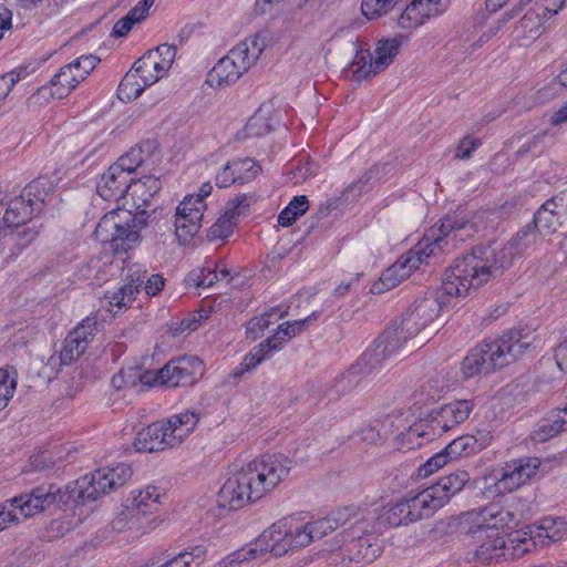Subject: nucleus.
<instances>
[{
    "mask_svg": "<svg viewBox=\"0 0 567 567\" xmlns=\"http://www.w3.org/2000/svg\"><path fill=\"white\" fill-rule=\"evenodd\" d=\"M199 414L185 411L167 421L155 422L140 431L134 441L137 452H157L179 445L196 427Z\"/></svg>",
    "mask_w": 567,
    "mask_h": 567,
    "instance_id": "nucleus-7",
    "label": "nucleus"
},
{
    "mask_svg": "<svg viewBox=\"0 0 567 567\" xmlns=\"http://www.w3.org/2000/svg\"><path fill=\"white\" fill-rule=\"evenodd\" d=\"M468 481L470 474L464 470H458L423 489L422 494L432 512L435 513L447 504L455 494L462 491Z\"/></svg>",
    "mask_w": 567,
    "mask_h": 567,
    "instance_id": "nucleus-26",
    "label": "nucleus"
},
{
    "mask_svg": "<svg viewBox=\"0 0 567 567\" xmlns=\"http://www.w3.org/2000/svg\"><path fill=\"white\" fill-rule=\"evenodd\" d=\"M545 236L529 224L499 249L477 247L456 258L443 274V289L451 297H467L499 278L515 258L543 243Z\"/></svg>",
    "mask_w": 567,
    "mask_h": 567,
    "instance_id": "nucleus-1",
    "label": "nucleus"
},
{
    "mask_svg": "<svg viewBox=\"0 0 567 567\" xmlns=\"http://www.w3.org/2000/svg\"><path fill=\"white\" fill-rule=\"evenodd\" d=\"M434 513L429 506L422 492L388 503L377 514L375 524L382 530L383 527H399L409 525L420 519L429 518Z\"/></svg>",
    "mask_w": 567,
    "mask_h": 567,
    "instance_id": "nucleus-15",
    "label": "nucleus"
},
{
    "mask_svg": "<svg viewBox=\"0 0 567 567\" xmlns=\"http://www.w3.org/2000/svg\"><path fill=\"white\" fill-rule=\"evenodd\" d=\"M339 512L348 513L339 526L349 525L343 533L342 555L354 563L374 561L383 550L381 529L375 524L377 513L357 507H344Z\"/></svg>",
    "mask_w": 567,
    "mask_h": 567,
    "instance_id": "nucleus-5",
    "label": "nucleus"
},
{
    "mask_svg": "<svg viewBox=\"0 0 567 567\" xmlns=\"http://www.w3.org/2000/svg\"><path fill=\"white\" fill-rule=\"evenodd\" d=\"M205 210V202L195 198V195H187L179 203L176 208L174 225L176 236L181 243L189 241L198 233Z\"/></svg>",
    "mask_w": 567,
    "mask_h": 567,
    "instance_id": "nucleus-22",
    "label": "nucleus"
},
{
    "mask_svg": "<svg viewBox=\"0 0 567 567\" xmlns=\"http://www.w3.org/2000/svg\"><path fill=\"white\" fill-rule=\"evenodd\" d=\"M97 331V320L94 317L83 319L64 339L62 349L50 358L53 367L69 365L78 360L86 350Z\"/></svg>",
    "mask_w": 567,
    "mask_h": 567,
    "instance_id": "nucleus-20",
    "label": "nucleus"
},
{
    "mask_svg": "<svg viewBox=\"0 0 567 567\" xmlns=\"http://www.w3.org/2000/svg\"><path fill=\"white\" fill-rule=\"evenodd\" d=\"M481 449L482 444H480L477 439L473 435L460 436L453 440L447 446L430 457L422 466H420L419 475L422 477H427L437 472L450 461L475 454Z\"/></svg>",
    "mask_w": 567,
    "mask_h": 567,
    "instance_id": "nucleus-23",
    "label": "nucleus"
},
{
    "mask_svg": "<svg viewBox=\"0 0 567 567\" xmlns=\"http://www.w3.org/2000/svg\"><path fill=\"white\" fill-rule=\"evenodd\" d=\"M205 318V316L199 315V317H193L188 319H184L179 322L178 328L175 329L177 332H192L196 330L200 323V321Z\"/></svg>",
    "mask_w": 567,
    "mask_h": 567,
    "instance_id": "nucleus-60",
    "label": "nucleus"
},
{
    "mask_svg": "<svg viewBox=\"0 0 567 567\" xmlns=\"http://www.w3.org/2000/svg\"><path fill=\"white\" fill-rule=\"evenodd\" d=\"M99 62L100 59L95 55H82L63 65L51 79L49 86L40 87L35 94L30 96L28 105H38L42 99L47 101L48 96L54 99L66 97L79 83L85 80Z\"/></svg>",
    "mask_w": 567,
    "mask_h": 567,
    "instance_id": "nucleus-10",
    "label": "nucleus"
},
{
    "mask_svg": "<svg viewBox=\"0 0 567 567\" xmlns=\"http://www.w3.org/2000/svg\"><path fill=\"white\" fill-rule=\"evenodd\" d=\"M347 514V512H333L313 522H303L293 516L284 517L265 529L252 543L234 551L218 565L219 567H238L244 563L261 559L267 554L281 557L333 532Z\"/></svg>",
    "mask_w": 567,
    "mask_h": 567,
    "instance_id": "nucleus-3",
    "label": "nucleus"
},
{
    "mask_svg": "<svg viewBox=\"0 0 567 567\" xmlns=\"http://www.w3.org/2000/svg\"><path fill=\"white\" fill-rule=\"evenodd\" d=\"M146 227L145 218L127 209L107 212L95 228V237L104 245H110L115 252H127L142 241V230Z\"/></svg>",
    "mask_w": 567,
    "mask_h": 567,
    "instance_id": "nucleus-8",
    "label": "nucleus"
},
{
    "mask_svg": "<svg viewBox=\"0 0 567 567\" xmlns=\"http://www.w3.org/2000/svg\"><path fill=\"white\" fill-rule=\"evenodd\" d=\"M148 85L140 79L133 70L128 71L121 81L117 94L123 101H132L137 99Z\"/></svg>",
    "mask_w": 567,
    "mask_h": 567,
    "instance_id": "nucleus-44",
    "label": "nucleus"
},
{
    "mask_svg": "<svg viewBox=\"0 0 567 567\" xmlns=\"http://www.w3.org/2000/svg\"><path fill=\"white\" fill-rule=\"evenodd\" d=\"M473 406L468 400H455L440 406L431 414L433 431L441 434L460 425L468 419Z\"/></svg>",
    "mask_w": 567,
    "mask_h": 567,
    "instance_id": "nucleus-28",
    "label": "nucleus"
},
{
    "mask_svg": "<svg viewBox=\"0 0 567 567\" xmlns=\"http://www.w3.org/2000/svg\"><path fill=\"white\" fill-rule=\"evenodd\" d=\"M289 341L287 333L284 331V326H279L275 333L266 341L254 347V349H261L262 360H266L272 352L279 351Z\"/></svg>",
    "mask_w": 567,
    "mask_h": 567,
    "instance_id": "nucleus-47",
    "label": "nucleus"
},
{
    "mask_svg": "<svg viewBox=\"0 0 567 567\" xmlns=\"http://www.w3.org/2000/svg\"><path fill=\"white\" fill-rule=\"evenodd\" d=\"M493 341L475 347L462 362V373L465 378H473L480 373H489L495 369L503 368V360L497 354Z\"/></svg>",
    "mask_w": 567,
    "mask_h": 567,
    "instance_id": "nucleus-27",
    "label": "nucleus"
},
{
    "mask_svg": "<svg viewBox=\"0 0 567 567\" xmlns=\"http://www.w3.org/2000/svg\"><path fill=\"white\" fill-rule=\"evenodd\" d=\"M555 358L560 370L567 372V338L556 349Z\"/></svg>",
    "mask_w": 567,
    "mask_h": 567,
    "instance_id": "nucleus-61",
    "label": "nucleus"
},
{
    "mask_svg": "<svg viewBox=\"0 0 567 567\" xmlns=\"http://www.w3.org/2000/svg\"><path fill=\"white\" fill-rule=\"evenodd\" d=\"M17 381L9 370L0 369V412L8 405V402L16 392Z\"/></svg>",
    "mask_w": 567,
    "mask_h": 567,
    "instance_id": "nucleus-49",
    "label": "nucleus"
},
{
    "mask_svg": "<svg viewBox=\"0 0 567 567\" xmlns=\"http://www.w3.org/2000/svg\"><path fill=\"white\" fill-rule=\"evenodd\" d=\"M567 122V103L561 106L557 112L553 114L550 117L551 125H560Z\"/></svg>",
    "mask_w": 567,
    "mask_h": 567,
    "instance_id": "nucleus-64",
    "label": "nucleus"
},
{
    "mask_svg": "<svg viewBox=\"0 0 567 567\" xmlns=\"http://www.w3.org/2000/svg\"><path fill=\"white\" fill-rule=\"evenodd\" d=\"M144 372L135 371L133 369L121 370V372L113 377L112 384L115 389L120 390L125 385H135V379L138 378L141 380V375Z\"/></svg>",
    "mask_w": 567,
    "mask_h": 567,
    "instance_id": "nucleus-54",
    "label": "nucleus"
},
{
    "mask_svg": "<svg viewBox=\"0 0 567 567\" xmlns=\"http://www.w3.org/2000/svg\"><path fill=\"white\" fill-rule=\"evenodd\" d=\"M374 371H377V369L373 367V364L363 363L361 355L347 372L337 379L334 384L337 392L340 394H346L352 391L358 386L364 375H369Z\"/></svg>",
    "mask_w": 567,
    "mask_h": 567,
    "instance_id": "nucleus-41",
    "label": "nucleus"
},
{
    "mask_svg": "<svg viewBox=\"0 0 567 567\" xmlns=\"http://www.w3.org/2000/svg\"><path fill=\"white\" fill-rule=\"evenodd\" d=\"M261 349L252 348L250 352L245 355L244 360L233 370L230 375L234 379H238L246 372L258 367L264 361V354L261 353Z\"/></svg>",
    "mask_w": 567,
    "mask_h": 567,
    "instance_id": "nucleus-50",
    "label": "nucleus"
},
{
    "mask_svg": "<svg viewBox=\"0 0 567 567\" xmlns=\"http://www.w3.org/2000/svg\"><path fill=\"white\" fill-rule=\"evenodd\" d=\"M317 319H318V313L312 312L310 316H308L305 319L287 321V322L282 323L281 326H284V331H285V333H287V337L290 340L293 337L300 334L309 323L316 321Z\"/></svg>",
    "mask_w": 567,
    "mask_h": 567,
    "instance_id": "nucleus-52",
    "label": "nucleus"
},
{
    "mask_svg": "<svg viewBox=\"0 0 567 567\" xmlns=\"http://www.w3.org/2000/svg\"><path fill=\"white\" fill-rule=\"evenodd\" d=\"M175 56L176 48L174 45L163 43L155 50L146 52L134 63L132 70L136 72L145 84L151 86L167 74L168 70L173 65Z\"/></svg>",
    "mask_w": 567,
    "mask_h": 567,
    "instance_id": "nucleus-21",
    "label": "nucleus"
},
{
    "mask_svg": "<svg viewBox=\"0 0 567 567\" xmlns=\"http://www.w3.org/2000/svg\"><path fill=\"white\" fill-rule=\"evenodd\" d=\"M565 430H567V414L564 409L555 410L535 425L530 436L533 441L542 443L553 439Z\"/></svg>",
    "mask_w": 567,
    "mask_h": 567,
    "instance_id": "nucleus-40",
    "label": "nucleus"
},
{
    "mask_svg": "<svg viewBox=\"0 0 567 567\" xmlns=\"http://www.w3.org/2000/svg\"><path fill=\"white\" fill-rule=\"evenodd\" d=\"M11 27V12L2 3H0V39L3 37V32Z\"/></svg>",
    "mask_w": 567,
    "mask_h": 567,
    "instance_id": "nucleus-63",
    "label": "nucleus"
},
{
    "mask_svg": "<svg viewBox=\"0 0 567 567\" xmlns=\"http://www.w3.org/2000/svg\"><path fill=\"white\" fill-rule=\"evenodd\" d=\"M532 539V548L537 544L542 546L547 543L558 542L567 536V524L560 517H545L538 525L528 526L519 529Z\"/></svg>",
    "mask_w": 567,
    "mask_h": 567,
    "instance_id": "nucleus-33",
    "label": "nucleus"
},
{
    "mask_svg": "<svg viewBox=\"0 0 567 567\" xmlns=\"http://www.w3.org/2000/svg\"><path fill=\"white\" fill-rule=\"evenodd\" d=\"M155 0H141L126 16L135 24L142 21L148 13Z\"/></svg>",
    "mask_w": 567,
    "mask_h": 567,
    "instance_id": "nucleus-57",
    "label": "nucleus"
},
{
    "mask_svg": "<svg viewBox=\"0 0 567 567\" xmlns=\"http://www.w3.org/2000/svg\"><path fill=\"white\" fill-rule=\"evenodd\" d=\"M474 231V225L465 217H444L405 256L416 269L421 264H429L432 258L456 248L460 243L473 236Z\"/></svg>",
    "mask_w": 567,
    "mask_h": 567,
    "instance_id": "nucleus-6",
    "label": "nucleus"
},
{
    "mask_svg": "<svg viewBox=\"0 0 567 567\" xmlns=\"http://www.w3.org/2000/svg\"><path fill=\"white\" fill-rule=\"evenodd\" d=\"M519 518L509 508L489 504L450 518L449 526L456 532L470 536L476 547L471 561L488 565L492 563L517 559L532 550V539L525 533L516 530L505 539L501 532Z\"/></svg>",
    "mask_w": 567,
    "mask_h": 567,
    "instance_id": "nucleus-2",
    "label": "nucleus"
},
{
    "mask_svg": "<svg viewBox=\"0 0 567 567\" xmlns=\"http://www.w3.org/2000/svg\"><path fill=\"white\" fill-rule=\"evenodd\" d=\"M403 40V35L379 40L373 54L357 55L352 63V72L358 79H367L384 71L394 61Z\"/></svg>",
    "mask_w": 567,
    "mask_h": 567,
    "instance_id": "nucleus-17",
    "label": "nucleus"
},
{
    "mask_svg": "<svg viewBox=\"0 0 567 567\" xmlns=\"http://www.w3.org/2000/svg\"><path fill=\"white\" fill-rule=\"evenodd\" d=\"M56 200L53 183L47 177H40L28 184L20 196L9 203L3 217L0 219V239L17 237L18 251L31 243L37 233L23 227L34 214L41 213L45 205Z\"/></svg>",
    "mask_w": 567,
    "mask_h": 567,
    "instance_id": "nucleus-4",
    "label": "nucleus"
},
{
    "mask_svg": "<svg viewBox=\"0 0 567 567\" xmlns=\"http://www.w3.org/2000/svg\"><path fill=\"white\" fill-rule=\"evenodd\" d=\"M415 268L411 265L406 256H402L398 261L383 271L378 281L371 286L372 293H383L400 285L410 277Z\"/></svg>",
    "mask_w": 567,
    "mask_h": 567,
    "instance_id": "nucleus-37",
    "label": "nucleus"
},
{
    "mask_svg": "<svg viewBox=\"0 0 567 567\" xmlns=\"http://www.w3.org/2000/svg\"><path fill=\"white\" fill-rule=\"evenodd\" d=\"M133 25L134 23L132 20L125 16L114 24L113 32L118 37H124L131 31Z\"/></svg>",
    "mask_w": 567,
    "mask_h": 567,
    "instance_id": "nucleus-62",
    "label": "nucleus"
},
{
    "mask_svg": "<svg viewBox=\"0 0 567 567\" xmlns=\"http://www.w3.org/2000/svg\"><path fill=\"white\" fill-rule=\"evenodd\" d=\"M275 315H276V309H271L261 316L252 318L247 323V329H246L247 336L252 340L260 337L262 334V332L265 331V329L268 328L271 323H274L270 320V318Z\"/></svg>",
    "mask_w": 567,
    "mask_h": 567,
    "instance_id": "nucleus-51",
    "label": "nucleus"
},
{
    "mask_svg": "<svg viewBox=\"0 0 567 567\" xmlns=\"http://www.w3.org/2000/svg\"><path fill=\"white\" fill-rule=\"evenodd\" d=\"M540 466L537 457L512 460L502 467L496 486L499 492H514L527 484L536 475Z\"/></svg>",
    "mask_w": 567,
    "mask_h": 567,
    "instance_id": "nucleus-25",
    "label": "nucleus"
},
{
    "mask_svg": "<svg viewBox=\"0 0 567 567\" xmlns=\"http://www.w3.org/2000/svg\"><path fill=\"white\" fill-rule=\"evenodd\" d=\"M280 122V114L271 103L262 104L245 126L248 136H261L269 133Z\"/></svg>",
    "mask_w": 567,
    "mask_h": 567,
    "instance_id": "nucleus-39",
    "label": "nucleus"
},
{
    "mask_svg": "<svg viewBox=\"0 0 567 567\" xmlns=\"http://www.w3.org/2000/svg\"><path fill=\"white\" fill-rule=\"evenodd\" d=\"M143 280H141V276L136 277L131 276L130 281L124 284L123 286L109 290L105 292L103 298L104 307L109 311H118L123 308H127L134 301L136 293L138 292V287L142 285Z\"/></svg>",
    "mask_w": 567,
    "mask_h": 567,
    "instance_id": "nucleus-38",
    "label": "nucleus"
},
{
    "mask_svg": "<svg viewBox=\"0 0 567 567\" xmlns=\"http://www.w3.org/2000/svg\"><path fill=\"white\" fill-rule=\"evenodd\" d=\"M416 334L405 331V324H394L388 328L374 342V344L362 354L363 363H372L379 370L382 364L396 357L404 348V344Z\"/></svg>",
    "mask_w": 567,
    "mask_h": 567,
    "instance_id": "nucleus-18",
    "label": "nucleus"
},
{
    "mask_svg": "<svg viewBox=\"0 0 567 567\" xmlns=\"http://www.w3.org/2000/svg\"><path fill=\"white\" fill-rule=\"evenodd\" d=\"M218 280L219 277L217 270L213 268L210 265H208L200 270V276L198 277L197 286L208 288L212 287Z\"/></svg>",
    "mask_w": 567,
    "mask_h": 567,
    "instance_id": "nucleus-59",
    "label": "nucleus"
},
{
    "mask_svg": "<svg viewBox=\"0 0 567 567\" xmlns=\"http://www.w3.org/2000/svg\"><path fill=\"white\" fill-rule=\"evenodd\" d=\"M443 281L442 279V282ZM441 292L442 299H440L436 291H427L423 297L416 298L413 301L401 320L405 324V331L408 333L417 336L422 329L426 328L435 320L443 305H449L453 300L465 298L446 295L443 289V284L441 285Z\"/></svg>",
    "mask_w": 567,
    "mask_h": 567,
    "instance_id": "nucleus-16",
    "label": "nucleus"
},
{
    "mask_svg": "<svg viewBox=\"0 0 567 567\" xmlns=\"http://www.w3.org/2000/svg\"><path fill=\"white\" fill-rule=\"evenodd\" d=\"M114 528L117 530L127 529H140L138 519L131 512H122L114 520Z\"/></svg>",
    "mask_w": 567,
    "mask_h": 567,
    "instance_id": "nucleus-56",
    "label": "nucleus"
},
{
    "mask_svg": "<svg viewBox=\"0 0 567 567\" xmlns=\"http://www.w3.org/2000/svg\"><path fill=\"white\" fill-rule=\"evenodd\" d=\"M261 52L258 38L240 41L207 73V85L223 89L234 84L256 63Z\"/></svg>",
    "mask_w": 567,
    "mask_h": 567,
    "instance_id": "nucleus-9",
    "label": "nucleus"
},
{
    "mask_svg": "<svg viewBox=\"0 0 567 567\" xmlns=\"http://www.w3.org/2000/svg\"><path fill=\"white\" fill-rule=\"evenodd\" d=\"M255 484L244 465L234 472L224 483L218 493V505L221 508L235 511L250 502L260 499V494L255 493Z\"/></svg>",
    "mask_w": 567,
    "mask_h": 567,
    "instance_id": "nucleus-19",
    "label": "nucleus"
},
{
    "mask_svg": "<svg viewBox=\"0 0 567 567\" xmlns=\"http://www.w3.org/2000/svg\"><path fill=\"white\" fill-rule=\"evenodd\" d=\"M565 4L559 0H545V3H536L534 8L527 10L519 21L518 28L526 39H536L540 35L545 19L556 14Z\"/></svg>",
    "mask_w": 567,
    "mask_h": 567,
    "instance_id": "nucleus-32",
    "label": "nucleus"
},
{
    "mask_svg": "<svg viewBox=\"0 0 567 567\" xmlns=\"http://www.w3.org/2000/svg\"><path fill=\"white\" fill-rule=\"evenodd\" d=\"M309 208V202L307 196L300 195L293 197V199L288 204L287 207H285L279 216H278V224L282 227H289L291 226L298 217L306 214V212Z\"/></svg>",
    "mask_w": 567,
    "mask_h": 567,
    "instance_id": "nucleus-45",
    "label": "nucleus"
},
{
    "mask_svg": "<svg viewBox=\"0 0 567 567\" xmlns=\"http://www.w3.org/2000/svg\"><path fill=\"white\" fill-rule=\"evenodd\" d=\"M204 362L194 355H183L169 360L158 371H144L141 383L145 385L163 384L171 388L192 385L202 379Z\"/></svg>",
    "mask_w": 567,
    "mask_h": 567,
    "instance_id": "nucleus-11",
    "label": "nucleus"
},
{
    "mask_svg": "<svg viewBox=\"0 0 567 567\" xmlns=\"http://www.w3.org/2000/svg\"><path fill=\"white\" fill-rule=\"evenodd\" d=\"M259 165L249 157L228 161L216 174L218 187H228L235 183L246 184L259 174Z\"/></svg>",
    "mask_w": 567,
    "mask_h": 567,
    "instance_id": "nucleus-30",
    "label": "nucleus"
},
{
    "mask_svg": "<svg viewBox=\"0 0 567 567\" xmlns=\"http://www.w3.org/2000/svg\"><path fill=\"white\" fill-rule=\"evenodd\" d=\"M163 496L158 487L148 485L142 489L132 492V511H136L137 514H147L157 509Z\"/></svg>",
    "mask_w": 567,
    "mask_h": 567,
    "instance_id": "nucleus-42",
    "label": "nucleus"
},
{
    "mask_svg": "<svg viewBox=\"0 0 567 567\" xmlns=\"http://www.w3.org/2000/svg\"><path fill=\"white\" fill-rule=\"evenodd\" d=\"M535 340L536 338L532 333L524 334L522 331H513L493 341V344L498 348L497 354L505 367L528 350Z\"/></svg>",
    "mask_w": 567,
    "mask_h": 567,
    "instance_id": "nucleus-34",
    "label": "nucleus"
},
{
    "mask_svg": "<svg viewBox=\"0 0 567 567\" xmlns=\"http://www.w3.org/2000/svg\"><path fill=\"white\" fill-rule=\"evenodd\" d=\"M450 0H413L399 18V25L412 29L446 11Z\"/></svg>",
    "mask_w": 567,
    "mask_h": 567,
    "instance_id": "nucleus-29",
    "label": "nucleus"
},
{
    "mask_svg": "<svg viewBox=\"0 0 567 567\" xmlns=\"http://www.w3.org/2000/svg\"><path fill=\"white\" fill-rule=\"evenodd\" d=\"M128 187L126 195L131 196L133 206L138 210L137 214L144 217L146 207L162 187L159 179L147 175L137 181L131 179Z\"/></svg>",
    "mask_w": 567,
    "mask_h": 567,
    "instance_id": "nucleus-35",
    "label": "nucleus"
},
{
    "mask_svg": "<svg viewBox=\"0 0 567 567\" xmlns=\"http://www.w3.org/2000/svg\"><path fill=\"white\" fill-rule=\"evenodd\" d=\"M25 75L24 70H13L0 76V99L6 97L11 89Z\"/></svg>",
    "mask_w": 567,
    "mask_h": 567,
    "instance_id": "nucleus-53",
    "label": "nucleus"
},
{
    "mask_svg": "<svg viewBox=\"0 0 567 567\" xmlns=\"http://www.w3.org/2000/svg\"><path fill=\"white\" fill-rule=\"evenodd\" d=\"M400 0H363L361 10L369 19L379 18L391 11Z\"/></svg>",
    "mask_w": 567,
    "mask_h": 567,
    "instance_id": "nucleus-48",
    "label": "nucleus"
},
{
    "mask_svg": "<svg viewBox=\"0 0 567 567\" xmlns=\"http://www.w3.org/2000/svg\"><path fill=\"white\" fill-rule=\"evenodd\" d=\"M206 548L202 545L189 547L167 560L162 567H199L206 557Z\"/></svg>",
    "mask_w": 567,
    "mask_h": 567,
    "instance_id": "nucleus-43",
    "label": "nucleus"
},
{
    "mask_svg": "<svg viewBox=\"0 0 567 567\" xmlns=\"http://www.w3.org/2000/svg\"><path fill=\"white\" fill-rule=\"evenodd\" d=\"M252 203V197L247 195H240L235 197L230 203L225 213L215 221V224L208 230V237L212 240L225 239L231 235L236 221L235 219L241 215H245Z\"/></svg>",
    "mask_w": 567,
    "mask_h": 567,
    "instance_id": "nucleus-31",
    "label": "nucleus"
},
{
    "mask_svg": "<svg viewBox=\"0 0 567 567\" xmlns=\"http://www.w3.org/2000/svg\"><path fill=\"white\" fill-rule=\"evenodd\" d=\"M146 161L145 152L142 145L132 147L126 154L121 156L112 166H117L118 171L124 173L127 178L130 175Z\"/></svg>",
    "mask_w": 567,
    "mask_h": 567,
    "instance_id": "nucleus-46",
    "label": "nucleus"
},
{
    "mask_svg": "<svg viewBox=\"0 0 567 567\" xmlns=\"http://www.w3.org/2000/svg\"><path fill=\"white\" fill-rule=\"evenodd\" d=\"M56 495L58 489L51 485L37 487L30 494L6 501L0 505V532L54 504Z\"/></svg>",
    "mask_w": 567,
    "mask_h": 567,
    "instance_id": "nucleus-12",
    "label": "nucleus"
},
{
    "mask_svg": "<svg viewBox=\"0 0 567 567\" xmlns=\"http://www.w3.org/2000/svg\"><path fill=\"white\" fill-rule=\"evenodd\" d=\"M255 484V493L262 497L277 487L289 474L292 461L282 454H265L244 465Z\"/></svg>",
    "mask_w": 567,
    "mask_h": 567,
    "instance_id": "nucleus-14",
    "label": "nucleus"
},
{
    "mask_svg": "<svg viewBox=\"0 0 567 567\" xmlns=\"http://www.w3.org/2000/svg\"><path fill=\"white\" fill-rule=\"evenodd\" d=\"M131 178L118 171L117 166H110L101 176L96 190L105 200H117L123 198L128 192V183Z\"/></svg>",
    "mask_w": 567,
    "mask_h": 567,
    "instance_id": "nucleus-36",
    "label": "nucleus"
},
{
    "mask_svg": "<svg viewBox=\"0 0 567 567\" xmlns=\"http://www.w3.org/2000/svg\"><path fill=\"white\" fill-rule=\"evenodd\" d=\"M481 145V141L477 138L464 137L460 141L456 147L455 156L460 159H467L471 157L472 153L476 147Z\"/></svg>",
    "mask_w": 567,
    "mask_h": 567,
    "instance_id": "nucleus-55",
    "label": "nucleus"
},
{
    "mask_svg": "<svg viewBox=\"0 0 567 567\" xmlns=\"http://www.w3.org/2000/svg\"><path fill=\"white\" fill-rule=\"evenodd\" d=\"M131 476L132 468L124 463L99 468L76 481L78 498L83 502L96 501L101 495L123 486Z\"/></svg>",
    "mask_w": 567,
    "mask_h": 567,
    "instance_id": "nucleus-13",
    "label": "nucleus"
},
{
    "mask_svg": "<svg viewBox=\"0 0 567 567\" xmlns=\"http://www.w3.org/2000/svg\"><path fill=\"white\" fill-rule=\"evenodd\" d=\"M567 223V192L548 198L534 214L532 224L544 235L550 236Z\"/></svg>",
    "mask_w": 567,
    "mask_h": 567,
    "instance_id": "nucleus-24",
    "label": "nucleus"
},
{
    "mask_svg": "<svg viewBox=\"0 0 567 567\" xmlns=\"http://www.w3.org/2000/svg\"><path fill=\"white\" fill-rule=\"evenodd\" d=\"M144 289L147 296H156L165 285V279L159 274L151 275L146 281L143 280Z\"/></svg>",
    "mask_w": 567,
    "mask_h": 567,
    "instance_id": "nucleus-58",
    "label": "nucleus"
}]
</instances>
